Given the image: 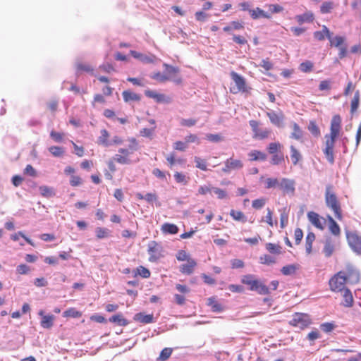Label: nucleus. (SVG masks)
I'll use <instances>...</instances> for the list:
<instances>
[{
  "label": "nucleus",
  "mask_w": 361,
  "mask_h": 361,
  "mask_svg": "<svg viewBox=\"0 0 361 361\" xmlns=\"http://www.w3.org/2000/svg\"><path fill=\"white\" fill-rule=\"evenodd\" d=\"M49 152L55 157H61L64 154V148L59 146H51L49 147Z\"/></svg>",
  "instance_id": "8fccbe9b"
},
{
  "label": "nucleus",
  "mask_w": 361,
  "mask_h": 361,
  "mask_svg": "<svg viewBox=\"0 0 361 361\" xmlns=\"http://www.w3.org/2000/svg\"><path fill=\"white\" fill-rule=\"evenodd\" d=\"M134 319L142 324H150L154 322V317L152 314H145L144 313L140 312L134 316Z\"/></svg>",
  "instance_id": "c85d7f7f"
},
{
  "label": "nucleus",
  "mask_w": 361,
  "mask_h": 361,
  "mask_svg": "<svg viewBox=\"0 0 361 361\" xmlns=\"http://www.w3.org/2000/svg\"><path fill=\"white\" fill-rule=\"evenodd\" d=\"M173 176L176 183H181L183 185H187L190 180L188 176L180 172H176Z\"/></svg>",
  "instance_id": "09e8293b"
},
{
  "label": "nucleus",
  "mask_w": 361,
  "mask_h": 361,
  "mask_svg": "<svg viewBox=\"0 0 361 361\" xmlns=\"http://www.w3.org/2000/svg\"><path fill=\"white\" fill-rule=\"evenodd\" d=\"M314 37L319 41H322L327 37L329 40L330 46L338 48V57L341 59L347 56V45L345 44V37L342 36H336L332 37L331 33L326 25L322 26V30L314 32Z\"/></svg>",
  "instance_id": "f03ea898"
},
{
  "label": "nucleus",
  "mask_w": 361,
  "mask_h": 361,
  "mask_svg": "<svg viewBox=\"0 0 361 361\" xmlns=\"http://www.w3.org/2000/svg\"><path fill=\"white\" fill-rule=\"evenodd\" d=\"M315 240V235L312 232H310L305 238V250L307 254L312 252V243Z\"/></svg>",
  "instance_id": "79ce46f5"
},
{
  "label": "nucleus",
  "mask_w": 361,
  "mask_h": 361,
  "mask_svg": "<svg viewBox=\"0 0 361 361\" xmlns=\"http://www.w3.org/2000/svg\"><path fill=\"white\" fill-rule=\"evenodd\" d=\"M82 315V312L74 307H70L63 312V317L79 318Z\"/></svg>",
  "instance_id": "a19ab883"
},
{
  "label": "nucleus",
  "mask_w": 361,
  "mask_h": 361,
  "mask_svg": "<svg viewBox=\"0 0 361 361\" xmlns=\"http://www.w3.org/2000/svg\"><path fill=\"white\" fill-rule=\"evenodd\" d=\"M309 131L314 136H319L320 135V130L317 126V123L314 121H311L308 126Z\"/></svg>",
  "instance_id": "052dcab7"
},
{
  "label": "nucleus",
  "mask_w": 361,
  "mask_h": 361,
  "mask_svg": "<svg viewBox=\"0 0 361 361\" xmlns=\"http://www.w3.org/2000/svg\"><path fill=\"white\" fill-rule=\"evenodd\" d=\"M207 305L211 307L212 310L214 312H221L224 308L222 305L214 297H211L207 300Z\"/></svg>",
  "instance_id": "ea45409f"
},
{
  "label": "nucleus",
  "mask_w": 361,
  "mask_h": 361,
  "mask_svg": "<svg viewBox=\"0 0 361 361\" xmlns=\"http://www.w3.org/2000/svg\"><path fill=\"white\" fill-rule=\"evenodd\" d=\"M350 278H354L355 282H357L359 281L358 273L351 269L347 271H340L329 280V283L331 290L334 292L344 290L345 283L348 279Z\"/></svg>",
  "instance_id": "7ed1b4c3"
},
{
  "label": "nucleus",
  "mask_w": 361,
  "mask_h": 361,
  "mask_svg": "<svg viewBox=\"0 0 361 361\" xmlns=\"http://www.w3.org/2000/svg\"><path fill=\"white\" fill-rule=\"evenodd\" d=\"M266 6L268 8V12L264 11L259 7L249 10L250 17L253 20H257L260 18L270 19L271 18L272 14L279 13L283 11V8L279 4H267Z\"/></svg>",
  "instance_id": "0eeeda50"
},
{
  "label": "nucleus",
  "mask_w": 361,
  "mask_h": 361,
  "mask_svg": "<svg viewBox=\"0 0 361 361\" xmlns=\"http://www.w3.org/2000/svg\"><path fill=\"white\" fill-rule=\"evenodd\" d=\"M324 199L326 207L334 212L335 217L338 221H342L341 204L334 191V186L331 184L326 185Z\"/></svg>",
  "instance_id": "20e7f679"
},
{
  "label": "nucleus",
  "mask_w": 361,
  "mask_h": 361,
  "mask_svg": "<svg viewBox=\"0 0 361 361\" xmlns=\"http://www.w3.org/2000/svg\"><path fill=\"white\" fill-rule=\"evenodd\" d=\"M194 160L197 168L204 171L207 170V162L204 159H202L198 157H195Z\"/></svg>",
  "instance_id": "0e129e2a"
},
{
  "label": "nucleus",
  "mask_w": 361,
  "mask_h": 361,
  "mask_svg": "<svg viewBox=\"0 0 361 361\" xmlns=\"http://www.w3.org/2000/svg\"><path fill=\"white\" fill-rule=\"evenodd\" d=\"M312 323L311 318L308 314L302 312H295L292 316V319L289 321V324L292 326L305 329Z\"/></svg>",
  "instance_id": "1a4fd4ad"
},
{
  "label": "nucleus",
  "mask_w": 361,
  "mask_h": 361,
  "mask_svg": "<svg viewBox=\"0 0 361 361\" xmlns=\"http://www.w3.org/2000/svg\"><path fill=\"white\" fill-rule=\"evenodd\" d=\"M259 263L264 265H272L276 263V259L274 256L268 254H264L259 258Z\"/></svg>",
  "instance_id": "c9c22d12"
},
{
  "label": "nucleus",
  "mask_w": 361,
  "mask_h": 361,
  "mask_svg": "<svg viewBox=\"0 0 361 361\" xmlns=\"http://www.w3.org/2000/svg\"><path fill=\"white\" fill-rule=\"evenodd\" d=\"M135 197L137 200H145L148 203H153L158 200V196L156 192H148L145 195H143L140 192H137L135 194Z\"/></svg>",
  "instance_id": "c756f323"
},
{
  "label": "nucleus",
  "mask_w": 361,
  "mask_h": 361,
  "mask_svg": "<svg viewBox=\"0 0 361 361\" xmlns=\"http://www.w3.org/2000/svg\"><path fill=\"white\" fill-rule=\"evenodd\" d=\"M343 305L346 307H351L353 305L354 300L351 291L348 288L343 290Z\"/></svg>",
  "instance_id": "7c9ffc66"
},
{
  "label": "nucleus",
  "mask_w": 361,
  "mask_h": 361,
  "mask_svg": "<svg viewBox=\"0 0 361 361\" xmlns=\"http://www.w3.org/2000/svg\"><path fill=\"white\" fill-rule=\"evenodd\" d=\"M346 238L350 248L357 255H361V235L356 231H347Z\"/></svg>",
  "instance_id": "9b49d317"
},
{
  "label": "nucleus",
  "mask_w": 361,
  "mask_h": 361,
  "mask_svg": "<svg viewBox=\"0 0 361 361\" xmlns=\"http://www.w3.org/2000/svg\"><path fill=\"white\" fill-rule=\"evenodd\" d=\"M96 236L98 239L105 238L109 236L110 231L109 229L103 227H97L95 229Z\"/></svg>",
  "instance_id": "3c124183"
},
{
  "label": "nucleus",
  "mask_w": 361,
  "mask_h": 361,
  "mask_svg": "<svg viewBox=\"0 0 361 361\" xmlns=\"http://www.w3.org/2000/svg\"><path fill=\"white\" fill-rule=\"evenodd\" d=\"M230 216L233 218V220L236 221H240L242 223H245L247 221L246 216L241 211L231 209L230 211Z\"/></svg>",
  "instance_id": "4c0bfd02"
},
{
  "label": "nucleus",
  "mask_w": 361,
  "mask_h": 361,
  "mask_svg": "<svg viewBox=\"0 0 361 361\" xmlns=\"http://www.w3.org/2000/svg\"><path fill=\"white\" fill-rule=\"evenodd\" d=\"M197 123V120L194 118H182L180 121V124L184 127H192Z\"/></svg>",
  "instance_id": "338daca9"
},
{
  "label": "nucleus",
  "mask_w": 361,
  "mask_h": 361,
  "mask_svg": "<svg viewBox=\"0 0 361 361\" xmlns=\"http://www.w3.org/2000/svg\"><path fill=\"white\" fill-rule=\"evenodd\" d=\"M360 104V92L356 91L350 104V113L353 114L358 109Z\"/></svg>",
  "instance_id": "49530a36"
},
{
  "label": "nucleus",
  "mask_w": 361,
  "mask_h": 361,
  "mask_svg": "<svg viewBox=\"0 0 361 361\" xmlns=\"http://www.w3.org/2000/svg\"><path fill=\"white\" fill-rule=\"evenodd\" d=\"M341 129V118L339 115H334L331 121L330 133L325 135V147L323 149L326 159L331 164L334 163V148Z\"/></svg>",
  "instance_id": "f257e3e1"
},
{
  "label": "nucleus",
  "mask_w": 361,
  "mask_h": 361,
  "mask_svg": "<svg viewBox=\"0 0 361 361\" xmlns=\"http://www.w3.org/2000/svg\"><path fill=\"white\" fill-rule=\"evenodd\" d=\"M334 7V5L332 1H324L320 6V12L322 14L329 13Z\"/></svg>",
  "instance_id": "864d4df0"
},
{
  "label": "nucleus",
  "mask_w": 361,
  "mask_h": 361,
  "mask_svg": "<svg viewBox=\"0 0 361 361\" xmlns=\"http://www.w3.org/2000/svg\"><path fill=\"white\" fill-rule=\"evenodd\" d=\"M285 161L284 155L282 152L274 154L271 156L270 163L272 165H279L283 163Z\"/></svg>",
  "instance_id": "c03bdc74"
},
{
  "label": "nucleus",
  "mask_w": 361,
  "mask_h": 361,
  "mask_svg": "<svg viewBox=\"0 0 361 361\" xmlns=\"http://www.w3.org/2000/svg\"><path fill=\"white\" fill-rule=\"evenodd\" d=\"M297 22L302 25L305 23H312L314 19V16L312 11H307L301 15L295 16Z\"/></svg>",
  "instance_id": "b1692460"
},
{
  "label": "nucleus",
  "mask_w": 361,
  "mask_h": 361,
  "mask_svg": "<svg viewBox=\"0 0 361 361\" xmlns=\"http://www.w3.org/2000/svg\"><path fill=\"white\" fill-rule=\"evenodd\" d=\"M212 192L217 196V197L220 200H223L227 198L228 194L225 190L221 189L219 188L213 187Z\"/></svg>",
  "instance_id": "e2e57ef3"
},
{
  "label": "nucleus",
  "mask_w": 361,
  "mask_h": 361,
  "mask_svg": "<svg viewBox=\"0 0 361 361\" xmlns=\"http://www.w3.org/2000/svg\"><path fill=\"white\" fill-rule=\"evenodd\" d=\"M265 221L269 226L273 227L274 225V222L273 221V212L270 208L267 209V215L265 216V219H262L261 222ZM276 224V221L275 222Z\"/></svg>",
  "instance_id": "6e6d98bb"
},
{
  "label": "nucleus",
  "mask_w": 361,
  "mask_h": 361,
  "mask_svg": "<svg viewBox=\"0 0 361 361\" xmlns=\"http://www.w3.org/2000/svg\"><path fill=\"white\" fill-rule=\"evenodd\" d=\"M314 64L310 61H305L300 63V70L303 73H310L312 71Z\"/></svg>",
  "instance_id": "5fc2aeb1"
},
{
  "label": "nucleus",
  "mask_w": 361,
  "mask_h": 361,
  "mask_svg": "<svg viewBox=\"0 0 361 361\" xmlns=\"http://www.w3.org/2000/svg\"><path fill=\"white\" fill-rule=\"evenodd\" d=\"M334 250V246L331 243V242L326 241L325 243V245H324V247L323 249V252H324L325 256L327 257H330L333 254Z\"/></svg>",
  "instance_id": "bf43d9fd"
},
{
  "label": "nucleus",
  "mask_w": 361,
  "mask_h": 361,
  "mask_svg": "<svg viewBox=\"0 0 361 361\" xmlns=\"http://www.w3.org/2000/svg\"><path fill=\"white\" fill-rule=\"evenodd\" d=\"M249 124L253 132V138L258 140H264L269 137L271 130L269 129L262 130L259 128V123L255 120H250Z\"/></svg>",
  "instance_id": "ddd939ff"
},
{
  "label": "nucleus",
  "mask_w": 361,
  "mask_h": 361,
  "mask_svg": "<svg viewBox=\"0 0 361 361\" xmlns=\"http://www.w3.org/2000/svg\"><path fill=\"white\" fill-rule=\"evenodd\" d=\"M283 148V145L278 142H271L267 146V151L270 154H276L278 152H281V149Z\"/></svg>",
  "instance_id": "37998d69"
},
{
  "label": "nucleus",
  "mask_w": 361,
  "mask_h": 361,
  "mask_svg": "<svg viewBox=\"0 0 361 361\" xmlns=\"http://www.w3.org/2000/svg\"><path fill=\"white\" fill-rule=\"evenodd\" d=\"M76 75H80L84 73L94 75V68L89 63L77 62L75 63Z\"/></svg>",
  "instance_id": "a211bd4d"
},
{
  "label": "nucleus",
  "mask_w": 361,
  "mask_h": 361,
  "mask_svg": "<svg viewBox=\"0 0 361 361\" xmlns=\"http://www.w3.org/2000/svg\"><path fill=\"white\" fill-rule=\"evenodd\" d=\"M145 94L146 97L153 99L157 103L169 104L172 101L171 97L154 90H145Z\"/></svg>",
  "instance_id": "2eb2a0df"
},
{
  "label": "nucleus",
  "mask_w": 361,
  "mask_h": 361,
  "mask_svg": "<svg viewBox=\"0 0 361 361\" xmlns=\"http://www.w3.org/2000/svg\"><path fill=\"white\" fill-rule=\"evenodd\" d=\"M172 352H173V349L171 348H164L161 351V353L159 354V356L157 358V360H159V361H166V360H167L170 357V356L171 355Z\"/></svg>",
  "instance_id": "603ef678"
},
{
  "label": "nucleus",
  "mask_w": 361,
  "mask_h": 361,
  "mask_svg": "<svg viewBox=\"0 0 361 361\" xmlns=\"http://www.w3.org/2000/svg\"><path fill=\"white\" fill-rule=\"evenodd\" d=\"M101 135L98 137L97 143L105 147H108L111 145L109 141V133L106 129H102L100 132Z\"/></svg>",
  "instance_id": "58836bf2"
},
{
  "label": "nucleus",
  "mask_w": 361,
  "mask_h": 361,
  "mask_svg": "<svg viewBox=\"0 0 361 361\" xmlns=\"http://www.w3.org/2000/svg\"><path fill=\"white\" fill-rule=\"evenodd\" d=\"M327 219L329 222V229L331 233L335 236H339L341 235V228L339 225L330 215L327 216Z\"/></svg>",
  "instance_id": "5701e85b"
},
{
  "label": "nucleus",
  "mask_w": 361,
  "mask_h": 361,
  "mask_svg": "<svg viewBox=\"0 0 361 361\" xmlns=\"http://www.w3.org/2000/svg\"><path fill=\"white\" fill-rule=\"evenodd\" d=\"M295 182L293 179L283 178L279 183V188L282 190L284 195H294L295 188Z\"/></svg>",
  "instance_id": "4468645a"
},
{
  "label": "nucleus",
  "mask_w": 361,
  "mask_h": 361,
  "mask_svg": "<svg viewBox=\"0 0 361 361\" xmlns=\"http://www.w3.org/2000/svg\"><path fill=\"white\" fill-rule=\"evenodd\" d=\"M150 77H151V78L157 80L159 82H161V83L168 81V78L165 77V74L161 73L159 71L153 73Z\"/></svg>",
  "instance_id": "13d9d810"
},
{
  "label": "nucleus",
  "mask_w": 361,
  "mask_h": 361,
  "mask_svg": "<svg viewBox=\"0 0 361 361\" xmlns=\"http://www.w3.org/2000/svg\"><path fill=\"white\" fill-rule=\"evenodd\" d=\"M109 322L115 323L121 326H126L128 324V322L121 314H114L109 318Z\"/></svg>",
  "instance_id": "e433bc0d"
},
{
  "label": "nucleus",
  "mask_w": 361,
  "mask_h": 361,
  "mask_svg": "<svg viewBox=\"0 0 361 361\" xmlns=\"http://www.w3.org/2000/svg\"><path fill=\"white\" fill-rule=\"evenodd\" d=\"M165 77L168 78V81H173L177 85L182 83V78L179 75L180 70L178 67H175L167 63H164Z\"/></svg>",
  "instance_id": "f8f14e48"
},
{
  "label": "nucleus",
  "mask_w": 361,
  "mask_h": 361,
  "mask_svg": "<svg viewBox=\"0 0 361 361\" xmlns=\"http://www.w3.org/2000/svg\"><path fill=\"white\" fill-rule=\"evenodd\" d=\"M293 132L290 134V137L296 140L300 141L303 136V132L299 125L296 123H292Z\"/></svg>",
  "instance_id": "72a5a7b5"
},
{
  "label": "nucleus",
  "mask_w": 361,
  "mask_h": 361,
  "mask_svg": "<svg viewBox=\"0 0 361 361\" xmlns=\"http://www.w3.org/2000/svg\"><path fill=\"white\" fill-rule=\"evenodd\" d=\"M39 314L42 316L40 322L41 326L44 329H50L53 326L54 316L51 314L44 315L42 310L39 311Z\"/></svg>",
  "instance_id": "412c9836"
},
{
  "label": "nucleus",
  "mask_w": 361,
  "mask_h": 361,
  "mask_svg": "<svg viewBox=\"0 0 361 361\" xmlns=\"http://www.w3.org/2000/svg\"><path fill=\"white\" fill-rule=\"evenodd\" d=\"M40 194L44 197H51L55 195L54 190L47 185H42L39 188Z\"/></svg>",
  "instance_id": "a18cd8bd"
},
{
  "label": "nucleus",
  "mask_w": 361,
  "mask_h": 361,
  "mask_svg": "<svg viewBox=\"0 0 361 361\" xmlns=\"http://www.w3.org/2000/svg\"><path fill=\"white\" fill-rule=\"evenodd\" d=\"M243 167V163L239 159L229 158L225 161V166L222 169L224 173H229L233 170H238Z\"/></svg>",
  "instance_id": "f3484780"
},
{
  "label": "nucleus",
  "mask_w": 361,
  "mask_h": 361,
  "mask_svg": "<svg viewBox=\"0 0 361 361\" xmlns=\"http://www.w3.org/2000/svg\"><path fill=\"white\" fill-rule=\"evenodd\" d=\"M30 268L25 264H21L16 268L17 273L20 275L27 274L30 272Z\"/></svg>",
  "instance_id": "774afa93"
},
{
  "label": "nucleus",
  "mask_w": 361,
  "mask_h": 361,
  "mask_svg": "<svg viewBox=\"0 0 361 361\" xmlns=\"http://www.w3.org/2000/svg\"><path fill=\"white\" fill-rule=\"evenodd\" d=\"M136 274L140 275L144 279H147L150 276V271L145 267L140 266L136 269Z\"/></svg>",
  "instance_id": "680f3d73"
},
{
  "label": "nucleus",
  "mask_w": 361,
  "mask_h": 361,
  "mask_svg": "<svg viewBox=\"0 0 361 361\" xmlns=\"http://www.w3.org/2000/svg\"><path fill=\"white\" fill-rule=\"evenodd\" d=\"M166 159L169 164V167L171 169L173 167L175 164H183L185 162V160L182 158H176L175 152H171L168 154L166 157Z\"/></svg>",
  "instance_id": "bb28decb"
},
{
  "label": "nucleus",
  "mask_w": 361,
  "mask_h": 361,
  "mask_svg": "<svg viewBox=\"0 0 361 361\" xmlns=\"http://www.w3.org/2000/svg\"><path fill=\"white\" fill-rule=\"evenodd\" d=\"M249 159L251 161H265L267 159V154L259 150H252L248 153Z\"/></svg>",
  "instance_id": "393cba45"
},
{
  "label": "nucleus",
  "mask_w": 361,
  "mask_h": 361,
  "mask_svg": "<svg viewBox=\"0 0 361 361\" xmlns=\"http://www.w3.org/2000/svg\"><path fill=\"white\" fill-rule=\"evenodd\" d=\"M267 116L269 117L271 123L276 126H281L283 118V114H277L274 111L267 112Z\"/></svg>",
  "instance_id": "cd10ccee"
},
{
  "label": "nucleus",
  "mask_w": 361,
  "mask_h": 361,
  "mask_svg": "<svg viewBox=\"0 0 361 361\" xmlns=\"http://www.w3.org/2000/svg\"><path fill=\"white\" fill-rule=\"evenodd\" d=\"M147 252L149 255V260L152 262H156L164 257L163 247L154 240L149 243Z\"/></svg>",
  "instance_id": "9d476101"
},
{
  "label": "nucleus",
  "mask_w": 361,
  "mask_h": 361,
  "mask_svg": "<svg viewBox=\"0 0 361 361\" xmlns=\"http://www.w3.org/2000/svg\"><path fill=\"white\" fill-rule=\"evenodd\" d=\"M197 266V262L193 259H188L187 263L182 264L180 267V271L185 274H191L195 267Z\"/></svg>",
  "instance_id": "aec40b11"
},
{
  "label": "nucleus",
  "mask_w": 361,
  "mask_h": 361,
  "mask_svg": "<svg viewBox=\"0 0 361 361\" xmlns=\"http://www.w3.org/2000/svg\"><path fill=\"white\" fill-rule=\"evenodd\" d=\"M188 148L186 142L176 141L173 144V149L177 151L184 152Z\"/></svg>",
  "instance_id": "69168bd1"
},
{
  "label": "nucleus",
  "mask_w": 361,
  "mask_h": 361,
  "mask_svg": "<svg viewBox=\"0 0 361 361\" xmlns=\"http://www.w3.org/2000/svg\"><path fill=\"white\" fill-rule=\"evenodd\" d=\"M290 152L292 163L294 166H295L302 159V155L294 145L290 146Z\"/></svg>",
  "instance_id": "f704fd0d"
},
{
  "label": "nucleus",
  "mask_w": 361,
  "mask_h": 361,
  "mask_svg": "<svg viewBox=\"0 0 361 361\" xmlns=\"http://www.w3.org/2000/svg\"><path fill=\"white\" fill-rule=\"evenodd\" d=\"M299 268L300 266L298 264H288L283 267L281 271L285 276H290L295 274Z\"/></svg>",
  "instance_id": "473e14b6"
},
{
  "label": "nucleus",
  "mask_w": 361,
  "mask_h": 361,
  "mask_svg": "<svg viewBox=\"0 0 361 361\" xmlns=\"http://www.w3.org/2000/svg\"><path fill=\"white\" fill-rule=\"evenodd\" d=\"M231 77L235 82V87L230 88V92L233 94H238L239 92L247 93L249 92L250 87L247 85L245 79L238 73L231 71Z\"/></svg>",
  "instance_id": "6e6552de"
},
{
  "label": "nucleus",
  "mask_w": 361,
  "mask_h": 361,
  "mask_svg": "<svg viewBox=\"0 0 361 361\" xmlns=\"http://www.w3.org/2000/svg\"><path fill=\"white\" fill-rule=\"evenodd\" d=\"M265 248L273 256H278L283 253V247L279 243H267L265 244Z\"/></svg>",
  "instance_id": "6ab92c4d"
},
{
  "label": "nucleus",
  "mask_w": 361,
  "mask_h": 361,
  "mask_svg": "<svg viewBox=\"0 0 361 361\" xmlns=\"http://www.w3.org/2000/svg\"><path fill=\"white\" fill-rule=\"evenodd\" d=\"M130 54L133 58L137 59L140 60V61H142L143 63H153L154 61V59H155L154 56H149L142 54L140 52H137L135 50H130Z\"/></svg>",
  "instance_id": "4be33fe9"
},
{
  "label": "nucleus",
  "mask_w": 361,
  "mask_h": 361,
  "mask_svg": "<svg viewBox=\"0 0 361 361\" xmlns=\"http://www.w3.org/2000/svg\"><path fill=\"white\" fill-rule=\"evenodd\" d=\"M241 282L248 286L249 290L251 291H256L260 295H269L270 293L269 288L258 280L255 275L247 274L243 276Z\"/></svg>",
  "instance_id": "423d86ee"
},
{
  "label": "nucleus",
  "mask_w": 361,
  "mask_h": 361,
  "mask_svg": "<svg viewBox=\"0 0 361 361\" xmlns=\"http://www.w3.org/2000/svg\"><path fill=\"white\" fill-rule=\"evenodd\" d=\"M161 231L163 233L173 235L178 232V228L173 224L165 223L161 226Z\"/></svg>",
  "instance_id": "2f4dec72"
},
{
  "label": "nucleus",
  "mask_w": 361,
  "mask_h": 361,
  "mask_svg": "<svg viewBox=\"0 0 361 361\" xmlns=\"http://www.w3.org/2000/svg\"><path fill=\"white\" fill-rule=\"evenodd\" d=\"M309 221L311 224L319 230H324L325 220L323 217L320 216L317 213L314 212H309L307 214Z\"/></svg>",
  "instance_id": "dca6fc26"
},
{
  "label": "nucleus",
  "mask_w": 361,
  "mask_h": 361,
  "mask_svg": "<svg viewBox=\"0 0 361 361\" xmlns=\"http://www.w3.org/2000/svg\"><path fill=\"white\" fill-rule=\"evenodd\" d=\"M123 99L125 102H139L141 99L140 94L135 93L130 90H124L122 92Z\"/></svg>",
  "instance_id": "a878e982"
},
{
  "label": "nucleus",
  "mask_w": 361,
  "mask_h": 361,
  "mask_svg": "<svg viewBox=\"0 0 361 361\" xmlns=\"http://www.w3.org/2000/svg\"><path fill=\"white\" fill-rule=\"evenodd\" d=\"M280 181L276 178H267L264 180V188L266 189L279 188Z\"/></svg>",
  "instance_id": "de8ad7c7"
},
{
  "label": "nucleus",
  "mask_w": 361,
  "mask_h": 361,
  "mask_svg": "<svg viewBox=\"0 0 361 361\" xmlns=\"http://www.w3.org/2000/svg\"><path fill=\"white\" fill-rule=\"evenodd\" d=\"M266 202L267 200L264 197L255 199L252 202V207L255 209H260L266 204Z\"/></svg>",
  "instance_id": "4d7b16f0"
},
{
  "label": "nucleus",
  "mask_w": 361,
  "mask_h": 361,
  "mask_svg": "<svg viewBox=\"0 0 361 361\" xmlns=\"http://www.w3.org/2000/svg\"><path fill=\"white\" fill-rule=\"evenodd\" d=\"M130 142L128 148H119L115 154L114 160L120 164L128 165L132 163L130 155L138 149V142L135 137L128 139Z\"/></svg>",
  "instance_id": "39448f33"
}]
</instances>
